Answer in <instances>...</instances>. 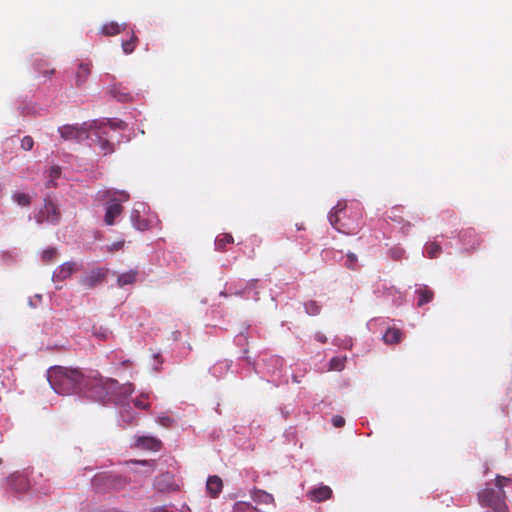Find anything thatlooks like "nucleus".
<instances>
[{"instance_id": "obj_37", "label": "nucleus", "mask_w": 512, "mask_h": 512, "mask_svg": "<svg viewBox=\"0 0 512 512\" xmlns=\"http://www.w3.org/2000/svg\"><path fill=\"white\" fill-rule=\"evenodd\" d=\"M133 403L139 409H148L150 407V404L145 401L144 396L134 399Z\"/></svg>"}, {"instance_id": "obj_9", "label": "nucleus", "mask_w": 512, "mask_h": 512, "mask_svg": "<svg viewBox=\"0 0 512 512\" xmlns=\"http://www.w3.org/2000/svg\"><path fill=\"white\" fill-rule=\"evenodd\" d=\"M60 219V213L56 204H54L51 200L45 201L44 208L41 210L39 216L37 217V222L42 223L44 220L57 224Z\"/></svg>"}, {"instance_id": "obj_34", "label": "nucleus", "mask_w": 512, "mask_h": 512, "mask_svg": "<svg viewBox=\"0 0 512 512\" xmlns=\"http://www.w3.org/2000/svg\"><path fill=\"white\" fill-rule=\"evenodd\" d=\"M171 476L169 474H163L159 478L156 479L155 486L158 490L163 491L167 490L168 486L163 485L162 482L170 481Z\"/></svg>"}, {"instance_id": "obj_29", "label": "nucleus", "mask_w": 512, "mask_h": 512, "mask_svg": "<svg viewBox=\"0 0 512 512\" xmlns=\"http://www.w3.org/2000/svg\"><path fill=\"white\" fill-rule=\"evenodd\" d=\"M441 251V246L436 242L429 243L425 247V252L427 256L431 259L438 257Z\"/></svg>"}, {"instance_id": "obj_6", "label": "nucleus", "mask_w": 512, "mask_h": 512, "mask_svg": "<svg viewBox=\"0 0 512 512\" xmlns=\"http://www.w3.org/2000/svg\"><path fill=\"white\" fill-rule=\"evenodd\" d=\"M342 214L345 216L346 210L345 207H342L341 204H338L333 208V210L329 213V221L331 225L339 232L344 234H353L357 229L358 225L355 227H350L348 224L342 222Z\"/></svg>"}, {"instance_id": "obj_15", "label": "nucleus", "mask_w": 512, "mask_h": 512, "mask_svg": "<svg viewBox=\"0 0 512 512\" xmlns=\"http://www.w3.org/2000/svg\"><path fill=\"white\" fill-rule=\"evenodd\" d=\"M11 486L17 492H24L29 488V480L24 474L15 473L11 476Z\"/></svg>"}, {"instance_id": "obj_35", "label": "nucleus", "mask_w": 512, "mask_h": 512, "mask_svg": "<svg viewBox=\"0 0 512 512\" xmlns=\"http://www.w3.org/2000/svg\"><path fill=\"white\" fill-rule=\"evenodd\" d=\"M173 421L174 420L168 415H160L157 418L158 424L166 428L171 427Z\"/></svg>"}, {"instance_id": "obj_14", "label": "nucleus", "mask_w": 512, "mask_h": 512, "mask_svg": "<svg viewBox=\"0 0 512 512\" xmlns=\"http://www.w3.org/2000/svg\"><path fill=\"white\" fill-rule=\"evenodd\" d=\"M104 476H110V473L98 474L92 480V487L98 493H106L112 490L110 487V481L107 479H100Z\"/></svg>"}, {"instance_id": "obj_8", "label": "nucleus", "mask_w": 512, "mask_h": 512, "mask_svg": "<svg viewBox=\"0 0 512 512\" xmlns=\"http://www.w3.org/2000/svg\"><path fill=\"white\" fill-rule=\"evenodd\" d=\"M106 273L104 268H95L81 278L80 284L85 289H92L104 281Z\"/></svg>"}, {"instance_id": "obj_13", "label": "nucleus", "mask_w": 512, "mask_h": 512, "mask_svg": "<svg viewBox=\"0 0 512 512\" xmlns=\"http://www.w3.org/2000/svg\"><path fill=\"white\" fill-rule=\"evenodd\" d=\"M223 488L222 479L216 475L209 476L206 482L207 493L212 498L218 497Z\"/></svg>"}, {"instance_id": "obj_4", "label": "nucleus", "mask_w": 512, "mask_h": 512, "mask_svg": "<svg viewBox=\"0 0 512 512\" xmlns=\"http://www.w3.org/2000/svg\"><path fill=\"white\" fill-rule=\"evenodd\" d=\"M126 124L123 121L118 122H103L92 133L90 137L95 145L99 146L100 152L106 156L114 152V145L110 141V130L121 129L124 130Z\"/></svg>"}, {"instance_id": "obj_16", "label": "nucleus", "mask_w": 512, "mask_h": 512, "mask_svg": "<svg viewBox=\"0 0 512 512\" xmlns=\"http://www.w3.org/2000/svg\"><path fill=\"white\" fill-rule=\"evenodd\" d=\"M74 268L75 263L65 262L55 270L54 277L57 280L63 281L72 275V273L74 272Z\"/></svg>"}, {"instance_id": "obj_32", "label": "nucleus", "mask_w": 512, "mask_h": 512, "mask_svg": "<svg viewBox=\"0 0 512 512\" xmlns=\"http://www.w3.org/2000/svg\"><path fill=\"white\" fill-rule=\"evenodd\" d=\"M256 509L247 502L239 501L233 506V512H254Z\"/></svg>"}, {"instance_id": "obj_38", "label": "nucleus", "mask_w": 512, "mask_h": 512, "mask_svg": "<svg viewBox=\"0 0 512 512\" xmlns=\"http://www.w3.org/2000/svg\"><path fill=\"white\" fill-rule=\"evenodd\" d=\"M332 424L336 428H341V427H343L345 425V419L342 416H340V415H335L332 418Z\"/></svg>"}, {"instance_id": "obj_20", "label": "nucleus", "mask_w": 512, "mask_h": 512, "mask_svg": "<svg viewBox=\"0 0 512 512\" xmlns=\"http://www.w3.org/2000/svg\"><path fill=\"white\" fill-rule=\"evenodd\" d=\"M402 332L397 328H389L383 335V340L387 344H397L401 341Z\"/></svg>"}, {"instance_id": "obj_24", "label": "nucleus", "mask_w": 512, "mask_h": 512, "mask_svg": "<svg viewBox=\"0 0 512 512\" xmlns=\"http://www.w3.org/2000/svg\"><path fill=\"white\" fill-rule=\"evenodd\" d=\"M121 32V26L116 22H109L102 26L101 33L105 36H115Z\"/></svg>"}, {"instance_id": "obj_40", "label": "nucleus", "mask_w": 512, "mask_h": 512, "mask_svg": "<svg viewBox=\"0 0 512 512\" xmlns=\"http://www.w3.org/2000/svg\"><path fill=\"white\" fill-rule=\"evenodd\" d=\"M60 176V169L58 167H52L51 168V177L53 179H56Z\"/></svg>"}, {"instance_id": "obj_36", "label": "nucleus", "mask_w": 512, "mask_h": 512, "mask_svg": "<svg viewBox=\"0 0 512 512\" xmlns=\"http://www.w3.org/2000/svg\"><path fill=\"white\" fill-rule=\"evenodd\" d=\"M33 145H34V140L30 136H25L21 140V148L24 149L25 151L31 150L33 148Z\"/></svg>"}, {"instance_id": "obj_2", "label": "nucleus", "mask_w": 512, "mask_h": 512, "mask_svg": "<svg viewBox=\"0 0 512 512\" xmlns=\"http://www.w3.org/2000/svg\"><path fill=\"white\" fill-rule=\"evenodd\" d=\"M89 385L86 387L91 392L92 397L99 401H105L117 395L131 394L133 385L131 383L120 385L119 382L112 378H104L98 372L89 375Z\"/></svg>"}, {"instance_id": "obj_41", "label": "nucleus", "mask_w": 512, "mask_h": 512, "mask_svg": "<svg viewBox=\"0 0 512 512\" xmlns=\"http://www.w3.org/2000/svg\"><path fill=\"white\" fill-rule=\"evenodd\" d=\"M315 339L321 343H326L327 341V338L325 335H323L322 333H316L315 335Z\"/></svg>"}, {"instance_id": "obj_43", "label": "nucleus", "mask_w": 512, "mask_h": 512, "mask_svg": "<svg viewBox=\"0 0 512 512\" xmlns=\"http://www.w3.org/2000/svg\"><path fill=\"white\" fill-rule=\"evenodd\" d=\"M315 307V310L312 312V314H316L318 312V307L315 305V303L311 302L306 306L307 310L309 311V307Z\"/></svg>"}, {"instance_id": "obj_10", "label": "nucleus", "mask_w": 512, "mask_h": 512, "mask_svg": "<svg viewBox=\"0 0 512 512\" xmlns=\"http://www.w3.org/2000/svg\"><path fill=\"white\" fill-rule=\"evenodd\" d=\"M306 495L310 501L320 503L330 499L333 495V491L329 486L321 485L310 489Z\"/></svg>"}, {"instance_id": "obj_1", "label": "nucleus", "mask_w": 512, "mask_h": 512, "mask_svg": "<svg viewBox=\"0 0 512 512\" xmlns=\"http://www.w3.org/2000/svg\"><path fill=\"white\" fill-rule=\"evenodd\" d=\"M48 381L58 394H76L90 383L88 376L80 370L62 366L51 367L48 370Z\"/></svg>"}, {"instance_id": "obj_17", "label": "nucleus", "mask_w": 512, "mask_h": 512, "mask_svg": "<svg viewBox=\"0 0 512 512\" xmlns=\"http://www.w3.org/2000/svg\"><path fill=\"white\" fill-rule=\"evenodd\" d=\"M90 73V63H80L76 71V86L81 87L84 83H86Z\"/></svg>"}, {"instance_id": "obj_28", "label": "nucleus", "mask_w": 512, "mask_h": 512, "mask_svg": "<svg viewBox=\"0 0 512 512\" xmlns=\"http://www.w3.org/2000/svg\"><path fill=\"white\" fill-rule=\"evenodd\" d=\"M137 43L138 38L134 33H132L131 38L129 40L122 42V49L124 53L131 54L135 50Z\"/></svg>"}, {"instance_id": "obj_45", "label": "nucleus", "mask_w": 512, "mask_h": 512, "mask_svg": "<svg viewBox=\"0 0 512 512\" xmlns=\"http://www.w3.org/2000/svg\"><path fill=\"white\" fill-rule=\"evenodd\" d=\"M130 364V361L129 360H126L123 362V365H129Z\"/></svg>"}, {"instance_id": "obj_3", "label": "nucleus", "mask_w": 512, "mask_h": 512, "mask_svg": "<svg viewBox=\"0 0 512 512\" xmlns=\"http://www.w3.org/2000/svg\"><path fill=\"white\" fill-rule=\"evenodd\" d=\"M512 484V478L497 475L495 478V488L488 483L486 488L478 492V501L481 506L492 508L495 512H509L505 502L506 494L504 487Z\"/></svg>"}, {"instance_id": "obj_11", "label": "nucleus", "mask_w": 512, "mask_h": 512, "mask_svg": "<svg viewBox=\"0 0 512 512\" xmlns=\"http://www.w3.org/2000/svg\"><path fill=\"white\" fill-rule=\"evenodd\" d=\"M460 240L468 250H475L481 243L478 234L473 228H468L461 231Z\"/></svg>"}, {"instance_id": "obj_21", "label": "nucleus", "mask_w": 512, "mask_h": 512, "mask_svg": "<svg viewBox=\"0 0 512 512\" xmlns=\"http://www.w3.org/2000/svg\"><path fill=\"white\" fill-rule=\"evenodd\" d=\"M234 238L231 234L223 233L217 236L215 240V248L217 251L223 252L228 244H232Z\"/></svg>"}, {"instance_id": "obj_7", "label": "nucleus", "mask_w": 512, "mask_h": 512, "mask_svg": "<svg viewBox=\"0 0 512 512\" xmlns=\"http://www.w3.org/2000/svg\"><path fill=\"white\" fill-rule=\"evenodd\" d=\"M58 130L64 140L82 141L90 137V133L84 126L64 125Z\"/></svg>"}, {"instance_id": "obj_25", "label": "nucleus", "mask_w": 512, "mask_h": 512, "mask_svg": "<svg viewBox=\"0 0 512 512\" xmlns=\"http://www.w3.org/2000/svg\"><path fill=\"white\" fill-rule=\"evenodd\" d=\"M131 219H132L133 226L137 230L144 231L148 228V221L145 219H142L140 217V214L138 211H132Z\"/></svg>"}, {"instance_id": "obj_30", "label": "nucleus", "mask_w": 512, "mask_h": 512, "mask_svg": "<svg viewBox=\"0 0 512 512\" xmlns=\"http://www.w3.org/2000/svg\"><path fill=\"white\" fill-rule=\"evenodd\" d=\"M345 361H346V357H339V356L333 357L329 363L330 370H335V371L343 370L345 367Z\"/></svg>"}, {"instance_id": "obj_19", "label": "nucleus", "mask_w": 512, "mask_h": 512, "mask_svg": "<svg viewBox=\"0 0 512 512\" xmlns=\"http://www.w3.org/2000/svg\"><path fill=\"white\" fill-rule=\"evenodd\" d=\"M138 272L137 270H130L128 272L122 273L117 278V284L119 287H123L126 285H131L136 282Z\"/></svg>"}, {"instance_id": "obj_12", "label": "nucleus", "mask_w": 512, "mask_h": 512, "mask_svg": "<svg viewBox=\"0 0 512 512\" xmlns=\"http://www.w3.org/2000/svg\"><path fill=\"white\" fill-rule=\"evenodd\" d=\"M135 446L141 449L159 451L162 447V442L152 436H140L135 439Z\"/></svg>"}, {"instance_id": "obj_33", "label": "nucleus", "mask_w": 512, "mask_h": 512, "mask_svg": "<svg viewBox=\"0 0 512 512\" xmlns=\"http://www.w3.org/2000/svg\"><path fill=\"white\" fill-rule=\"evenodd\" d=\"M357 262H358L357 256L354 253L349 252L347 254V259H346V262H345V266L347 268L351 269V270H356Z\"/></svg>"}, {"instance_id": "obj_18", "label": "nucleus", "mask_w": 512, "mask_h": 512, "mask_svg": "<svg viewBox=\"0 0 512 512\" xmlns=\"http://www.w3.org/2000/svg\"><path fill=\"white\" fill-rule=\"evenodd\" d=\"M101 479H107L110 481V487L112 490H122L128 485V481L121 475L110 474V476H104Z\"/></svg>"}, {"instance_id": "obj_26", "label": "nucleus", "mask_w": 512, "mask_h": 512, "mask_svg": "<svg viewBox=\"0 0 512 512\" xmlns=\"http://www.w3.org/2000/svg\"><path fill=\"white\" fill-rule=\"evenodd\" d=\"M92 334L99 340H107L112 332L107 327L94 325Z\"/></svg>"}, {"instance_id": "obj_5", "label": "nucleus", "mask_w": 512, "mask_h": 512, "mask_svg": "<svg viewBox=\"0 0 512 512\" xmlns=\"http://www.w3.org/2000/svg\"><path fill=\"white\" fill-rule=\"evenodd\" d=\"M129 198L130 196L126 191H117L113 193L105 204L104 221L106 225H114L115 219L124 211L122 203L128 201Z\"/></svg>"}, {"instance_id": "obj_23", "label": "nucleus", "mask_w": 512, "mask_h": 512, "mask_svg": "<svg viewBox=\"0 0 512 512\" xmlns=\"http://www.w3.org/2000/svg\"><path fill=\"white\" fill-rule=\"evenodd\" d=\"M417 293L419 295L418 302H417L418 306H423L424 304L429 303L430 301H432V299L434 297L433 291H431L427 287L419 289L417 291Z\"/></svg>"}, {"instance_id": "obj_27", "label": "nucleus", "mask_w": 512, "mask_h": 512, "mask_svg": "<svg viewBox=\"0 0 512 512\" xmlns=\"http://www.w3.org/2000/svg\"><path fill=\"white\" fill-rule=\"evenodd\" d=\"M12 199L14 202H16L18 205L26 207L31 204V197L29 194L23 193V192H15L12 195Z\"/></svg>"}, {"instance_id": "obj_42", "label": "nucleus", "mask_w": 512, "mask_h": 512, "mask_svg": "<svg viewBox=\"0 0 512 512\" xmlns=\"http://www.w3.org/2000/svg\"><path fill=\"white\" fill-rule=\"evenodd\" d=\"M1 257L5 261L12 259V255L9 252H2Z\"/></svg>"}, {"instance_id": "obj_39", "label": "nucleus", "mask_w": 512, "mask_h": 512, "mask_svg": "<svg viewBox=\"0 0 512 512\" xmlns=\"http://www.w3.org/2000/svg\"><path fill=\"white\" fill-rule=\"evenodd\" d=\"M124 246V241H118V242H115L113 243L109 248L108 250L109 251H116V250H120L122 247Z\"/></svg>"}, {"instance_id": "obj_44", "label": "nucleus", "mask_w": 512, "mask_h": 512, "mask_svg": "<svg viewBox=\"0 0 512 512\" xmlns=\"http://www.w3.org/2000/svg\"><path fill=\"white\" fill-rule=\"evenodd\" d=\"M153 512H171V511H168L167 509L165 508H157L155 509Z\"/></svg>"}, {"instance_id": "obj_31", "label": "nucleus", "mask_w": 512, "mask_h": 512, "mask_svg": "<svg viewBox=\"0 0 512 512\" xmlns=\"http://www.w3.org/2000/svg\"><path fill=\"white\" fill-rule=\"evenodd\" d=\"M57 257L56 248L50 247L45 249L41 254V259L44 263H50L54 261Z\"/></svg>"}, {"instance_id": "obj_22", "label": "nucleus", "mask_w": 512, "mask_h": 512, "mask_svg": "<svg viewBox=\"0 0 512 512\" xmlns=\"http://www.w3.org/2000/svg\"><path fill=\"white\" fill-rule=\"evenodd\" d=\"M252 499L257 503L272 504L274 503V497L264 490H254L252 493Z\"/></svg>"}]
</instances>
